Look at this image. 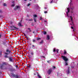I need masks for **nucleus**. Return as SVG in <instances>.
<instances>
[{"instance_id":"34","label":"nucleus","mask_w":78,"mask_h":78,"mask_svg":"<svg viewBox=\"0 0 78 78\" xmlns=\"http://www.w3.org/2000/svg\"><path fill=\"white\" fill-rule=\"evenodd\" d=\"M44 12V13H47V11H45V12Z\"/></svg>"},{"instance_id":"31","label":"nucleus","mask_w":78,"mask_h":78,"mask_svg":"<svg viewBox=\"0 0 78 78\" xmlns=\"http://www.w3.org/2000/svg\"><path fill=\"white\" fill-rule=\"evenodd\" d=\"M30 4H27V6H30Z\"/></svg>"},{"instance_id":"24","label":"nucleus","mask_w":78,"mask_h":78,"mask_svg":"<svg viewBox=\"0 0 78 78\" xmlns=\"http://www.w3.org/2000/svg\"><path fill=\"white\" fill-rule=\"evenodd\" d=\"M68 65V64L67 63V62H66V64H65V66H67Z\"/></svg>"},{"instance_id":"36","label":"nucleus","mask_w":78,"mask_h":78,"mask_svg":"<svg viewBox=\"0 0 78 78\" xmlns=\"http://www.w3.org/2000/svg\"><path fill=\"white\" fill-rule=\"evenodd\" d=\"M10 24H12V22H10Z\"/></svg>"},{"instance_id":"12","label":"nucleus","mask_w":78,"mask_h":78,"mask_svg":"<svg viewBox=\"0 0 78 78\" xmlns=\"http://www.w3.org/2000/svg\"><path fill=\"white\" fill-rule=\"evenodd\" d=\"M3 65H7L8 64V63L5 62H3Z\"/></svg>"},{"instance_id":"10","label":"nucleus","mask_w":78,"mask_h":78,"mask_svg":"<svg viewBox=\"0 0 78 78\" xmlns=\"http://www.w3.org/2000/svg\"><path fill=\"white\" fill-rule=\"evenodd\" d=\"M68 70L66 71V72L67 73V74H69L70 73V72L69 71V67H68Z\"/></svg>"},{"instance_id":"23","label":"nucleus","mask_w":78,"mask_h":78,"mask_svg":"<svg viewBox=\"0 0 78 78\" xmlns=\"http://www.w3.org/2000/svg\"><path fill=\"white\" fill-rule=\"evenodd\" d=\"M43 42H44V41H43V40H42L40 42V44H42V43H43Z\"/></svg>"},{"instance_id":"19","label":"nucleus","mask_w":78,"mask_h":78,"mask_svg":"<svg viewBox=\"0 0 78 78\" xmlns=\"http://www.w3.org/2000/svg\"><path fill=\"white\" fill-rule=\"evenodd\" d=\"M15 78H19V76H18L16 75V76H15Z\"/></svg>"},{"instance_id":"35","label":"nucleus","mask_w":78,"mask_h":78,"mask_svg":"<svg viewBox=\"0 0 78 78\" xmlns=\"http://www.w3.org/2000/svg\"><path fill=\"white\" fill-rule=\"evenodd\" d=\"M34 22H36V19H34Z\"/></svg>"},{"instance_id":"43","label":"nucleus","mask_w":78,"mask_h":78,"mask_svg":"<svg viewBox=\"0 0 78 78\" xmlns=\"http://www.w3.org/2000/svg\"><path fill=\"white\" fill-rule=\"evenodd\" d=\"M0 55H2V54L1 53H0Z\"/></svg>"},{"instance_id":"16","label":"nucleus","mask_w":78,"mask_h":78,"mask_svg":"<svg viewBox=\"0 0 78 78\" xmlns=\"http://www.w3.org/2000/svg\"><path fill=\"white\" fill-rule=\"evenodd\" d=\"M31 54L32 56H33V55H34V53L33 52H31Z\"/></svg>"},{"instance_id":"9","label":"nucleus","mask_w":78,"mask_h":78,"mask_svg":"<svg viewBox=\"0 0 78 78\" xmlns=\"http://www.w3.org/2000/svg\"><path fill=\"white\" fill-rule=\"evenodd\" d=\"M58 51H59V50L58 49H57V50L56 51V49L55 48H54V50H53V51L54 52L55 51H57V53H58Z\"/></svg>"},{"instance_id":"21","label":"nucleus","mask_w":78,"mask_h":78,"mask_svg":"<svg viewBox=\"0 0 78 78\" xmlns=\"http://www.w3.org/2000/svg\"><path fill=\"white\" fill-rule=\"evenodd\" d=\"M3 6H6V4L4 3V4H3Z\"/></svg>"},{"instance_id":"11","label":"nucleus","mask_w":78,"mask_h":78,"mask_svg":"<svg viewBox=\"0 0 78 78\" xmlns=\"http://www.w3.org/2000/svg\"><path fill=\"white\" fill-rule=\"evenodd\" d=\"M12 3L13 4L11 5V6H15V5L14 4V2L13 1L12 2Z\"/></svg>"},{"instance_id":"48","label":"nucleus","mask_w":78,"mask_h":78,"mask_svg":"<svg viewBox=\"0 0 78 78\" xmlns=\"http://www.w3.org/2000/svg\"><path fill=\"white\" fill-rule=\"evenodd\" d=\"M72 68H73V67H71Z\"/></svg>"},{"instance_id":"26","label":"nucleus","mask_w":78,"mask_h":78,"mask_svg":"<svg viewBox=\"0 0 78 78\" xmlns=\"http://www.w3.org/2000/svg\"><path fill=\"white\" fill-rule=\"evenodd\" d=\"M32 47L33 48H35V47H34V45H32Z\"/></svg>"},{"instance_id":"20","label":"nucleus","mask_w":78,"mask_h":78,"mask_svg":"<svg viewBox=\"0 0 78 78\" xmlns=\"http://www.w3.org/2000/svg\"><path fill=\"white\" fill-rule=\"evenodd\" d=\"M26 37L27 38V40H30V38H29V37Z\"/></svg>"},{"instance_id":"2","label":"nucleus","mask_w":78,"mask_h":78,"mask_svg":"<svg viewBox=\"0 0 78 78\" xmlns=\"http://www.w3.org/2000/svg\"><path fill=\"white\" fill-rule=\"evenodd\" d=\"M6 52H8V53H5V55H5L4 57L5 58H8V55L9 54V53H11V51H9L8 49H7L6 50Z\"/></svg>"},{"instance_id":"41","label":"nucleus","mask_w":78,"mask_h":78,"mask_svg":"<svg viewBox=\"0 0 78 78\" xmlns=\"http://www.w3.org/2000/svg\"><path fill=\"white\" fill-rule=\"evenodd\" d=\"M2 37V35H0V38Z\"/></svg>"},{"instance_id":"27","label":"nucleus","mask_w":78,"mask_h":78,"mask_svg":"<svg viewBox=\"0 0 78 78\" xmlns=\"http://www.w3.org/2000/svg\"><path fill=\"white\" fill-rule=\"evenodd\" d=\"M46 33H47V32H44V34H46Z\"/></svg>"},{"instance_id":"38","label":"nucleus","mask_w":78,"mask_h":78,"mask_svg":"<svg viewBox=\"0 0 78 78\" xmlns=\"http://www.w3.org/2000/svg\"><path fill=\"white\" fill-rule=\"evenodd\" d=\"M71 28L72 29H73V27H71Z\"/></svg>"},{"instance_id":"25","label":"nucleus","mask_w":78,"mask_h":78,"mask_svg":"<svg viewBox=\"0 0 78 78\" xmlns=\"http://www.w3.org/2000/svg\"><path fill=\"white\" fill-rule=\"evenodd\" d=\"M13 28H15V29H17V28H16V27H15L13 26Z\"/></svg>"},{"instance_id":"30","label":"nucleus","mask_w":78,"mask_h":78,"mask_svg":"<svg viewBox=\"0 0 78 78\" xmlns=\"http://www.w3.org/2000/svg\"><path fill=\"white\" fill-rule=\"evenodd\" d=\"M50 61H47V62H48V63H50Z\"/></svg>"},{"instance_id":"5","label":"nucleus","mask_w":78,"mask_h":78,"mask_svg":"<svg viewBox=\"0 0 78 78\" xmlns=\"http://www.w3.org/2000/svg\"><path fill=\"white\" fill-rule=\"evenodd\" d=\"M51 72H52V70L51 69H49L48 71V73L49 75H50V73H51Z\"/></svg>"},{"instance_id":"15","label":"nucleus","mask_w":78,"mask_h":78,"mask_svg":"<svg viewBox=\"0 0 78 78\" xmlns=\"http://www.w3.org/2000/svg\"><path fill=\"white\" fill-rule=\"evenodd\" d=\"M64 53L65 55H66V54H67V52H66V50H65L64 51Z\"/></svg>"},{"instance_id":"3","label":"nucleus","mask_w":78,"mask_h":78,"mask_svg":"<svg viewBox=\"0 0 78 78\" xmlns=\"http://www.w3.org/2000/svg\"><path fill=\"white\" fill-rule=\"evenodd\" d=\"M62 58L63 59V60H65V61H68V59L67 58V57L64 56H62Z\"/></svg>"},{"instance_id":"49","label":"nucleus","mask_w":78,"mask_h":78,"mask_svg":"<svg viewBox=\"0 0 78 78\" xmlns=\"http://www.w3.org/2000/svg\"><path fill=\"white\" fill-rule=\"evenodd\" d=\"M45 9H46V8H45Z\"/></svg>"},{"instance_id":"52","label":"nucleus","mask_w":78,"mask_h":78,"mask_svg":"<svg viewBox=\"0 0 78 78\" xmlns=\"http://www.w3.org/2000/svg\"><path fill=\"white\" fill-rule=\"evenodd\" d=\"M77 65H78V63L77 64Z\"/></svg>"},{"instance_id":"18","label":"nucleus","mask_w":78,"mask_h":78,"mask_svg":"<svg viewBox=\"0 0 78 78\" xmlns=\"http://www.w3.org/2000/svg\"><path fill=\"white\" fill-rule=\"evenodd\" d=\"M33 16L34 17H37V15H34Z\"/></svg>"},{"instance_id":"51","label":"nucleus","mask_w":78,"mask_h":78,"mask_svg":"<svg viewBox=\"0 0 78 78\" xmlns=\"http://www.w3.org/2000/svg\"><path fill=\"white\" fill-rule=\"evenodd\" d=\"M72 12H73L72 11Z\"/></svg>"},{"instance_id":"4","label":"nucleus","mask_w":78,"mask_h":78,"mask_svg":"<svg viewBox=\"0 0 78 78\" xmlns=\"http://www.w3.org/2000/svg\"><path fill=\"white\" fill-rule=\"evenodd\" d=\"M70 1H71L70 2V8L71 9V10H73V5H72V2L71 1V0H70Z\"/></svg>"},{"instance_id":"13","label":"nucleus","mask_w":78,"mask_h":78,"mask_svg":"<svg viewBox=\"0 0 78 78\" xmlns=\"http://www.w3.org/2000/svg\"><path fill=\"white\" fill-rule=\"evenodd\" d=\"M47 40H49V39H50V37H49L48 35L47 36Z\"/></svg>"},{"instance_id":"33","label":"nucleus","mask_w":78,"mask_h":78,"mask_svg":"<svg viewBox=\"0 0 78 78\" xmlns=\"http://www.w3.org/2000/svg\"><path fill=\"white\" fill-rule=\"evenodd\" d=\"M32 20H33V19L29 20L30 21H32Z\"/></svg>"},{"instance_id":"17","label":"nucleus","mask_w":78,"mask_h":78,"mask_svg":"<svg viewBox=\"0 0 78 78\" xmlns=\"http://www.w3.org/2000/svg\"><path fill=\"white\" fill-rule=\"evenodd\" d=\"M37 76L38 77V78H41V76H40L39 74L37 75Z\"/></svg>"},{"instance_id":"44","label":"nucleus","mask_w":78,"mask_h":78,"mask_svg":"<svg viewBox=\"0 0 78 78\" xmlns=\"http://www.w3.org/2000/svg\"><path fill=\"white\" fill-rule=\"evenodd\" d=\"M29 67H30V66H29Z\"/></svg>"},{"instance_id":"46","label":"nucleus","mask_w":78,"mask_h":78,"mask_svg":"<svg viewBox=\"0 0 78 78\" xmlns=\"http://www.w3.org/2000/svg\"><path fill=\"white\" fill-rule=\"evenodd\" d=\"M0 67H2V66H1Z\"/></svg>"},{"instance_id":"14","label":"nucleus","mask_w":78,"mask_h":78,"mask_svg":"<svg viewBox=\"0 0 78 78\" xmlns=\"http://www.w3.org/2000/svg\"><path fill=\"white\" fill-rule=\"evenodd\" d=\"M55 0H51L50 1V3H52Z\"/></svg>"},{"instance_id":"45","label":"nucleus","mask_w":78,"mask_h":78,"mask_svg":"<svg viewBox=\"0 0 78 78\" xmlns=\"http://www.w3.org/2000/svg\"><path fill=\"white\" fill-rule=\"evenodd\" d=\"M24 1H27V0H24Z\"/></svg>"},{"instance_id":"50","label":"nucleus","mask_w":78,"mask_h":78,"mask_svg":"<svg viewBox=\"0 0 78 78\" xmlns=\"http://www.w3.org/2000/svg\"><path fill=\"white\" fill-rule=\"evenodd\" d=\"M33 33H34V32H33Z\"/></svg>"},{"instance_id":"6","label":"nucleus","mask_w":78,"mask_h":78,"mask_svg":"<svg viewBox=\"0 0 78 78\" xmlns=\"http://www.w3.org/2000/svg\"><path fill=\"white\" fill-rule=\"evenodd\" d=\"M9 61H10V62H12L13 61L12 59H13V58H12L9 57Z\"/></svg>"},{"instance_id":"37","label":"nucleus","mask_w":78,"mask_h":78,"mask_svg":"<svg viewBox=\"0 0 78 78\" xmlns=\"http://www.w3.org/2000/svg\"><path fill=\"white\" fill-rule=\"evenodd\" d=\"M55 66H53V69H55Z\"/></svg>"},{"instance_id":"47","label":"nucleus","mask_w":78,"mask_h":78,"mask_svg":"<svg viewBox=\"0 0 78 78\" xmlns=\"http://www.w3.org/2000/svg\"><path fill=\"white\" fill-rule=\"evenodd\" d=\"M30 1H31V0H29Z\"/></svg>"},{"instance_id":"32","label":"nucleus","mask_w":78,"mask_h":78,"mask_svg":"<svg viewBox=\"0 0 78 78\" xmlns=\"http://www.w3.org/2000/svg\"><path fill=\"white\" fill-rule=\"evenodd\" d=\"M28 30H30V31H31V30H30V28H28Z\"/></svg>"},{"instance_id":"1","label":"nucleus","mask_w":78,"mask_h":78,"mask_svg":"<svg viewBox=\"0 0 78 78\" xmlns=\"http://www.w3.org/2000/svg\"><path fill=\"white\" fill-rule=\"evenodd\" d=\"M69 11L70 9H69V7L67 8L66 9V12L67 16V17H68L69 19L68 22L69 23V24H70L71 25L74 27V24L73 23V18L72 16H69L68 14L69 13Z\"/></svg>"},{"instance_id":"22","label":"nucleus","mask_w":78,"mask_h":78,"mask_svg":"<svg viewBox=\"0 0 78 78\" xmlns=\"http://www.w3.org/2000/svg\"><path fill=\"white\" fill-rule=\"evenodd\" d=\"M40 39H41V38H37V41H38V40H39Z\"/></svg>"},{"instance_id":"42","label":"nucleus","mask_w":78,"mask_h":78,"mask_svg":"<svg viewBox=\"0 0 78 78\" xmlns=\"http://www.w3.org/2000/svg\"><path fill=\"white\" fill-rule=\"evenodd\" d=\"M45 22H46L47 21H44Z\"/></svg>"},{"instance_id":"53","label":"nucleus","mask_w":78,"mask_h":78,"mask_svg":"<svg viewBox=\"0 0 78 78\" xmlns=\"http://www.w3.org/2000/svg\"><path fill=\"white\" fill-rule=\"evenodd\" d=\"M48 78H49V77H48Z\"/></svg>"},{"instance_id":"28","label":"nucleus","mask_w":78,"mask_h":78,"mask_svg":"<svg viewBox=\"0 0 78 78\" xmlns=\"http://www.w3.org/2000/svg\"><path fill=\"white\" fill-rule=\"evenodd\" d=\"M36 41V40H35L34 39H33V42H34Z\"/></svg>"},{"instance_id":"39","label":"nucleus","mask_w":78,"mask_h":78,"mask_svg":"<svg viewBox=\"0 0 78 78\" xmlns=\"http://www.w3.org/2000/svg\"><path fill=\"white\" fill-rule=\"evenodd\" d=\"M41 57H42V58H45V57L44 56H42Z\"/></svg>"},{"instance_id":"7","label":"nucleus","mask_w":78,"mask_h":78,"mask_svg":"<svg viewBox=\"0 0 78 78\" xmlns=\"http://www.w3.org/2000/svg\"><path fill=\"white\" fill-rule=\"evenodd\" d=\"M21 22H22V20H21V21L18 24V25L19 27H22V25L21 24Z\"/></svg>"},{"instance_id":"29","label":"nucleus","mask_w":78,"mask_h":78,"mask_svg":"<svg viewBox=\"0 0 78 78\" xmlns=\"http://www.w3.org/2000/svg\"><path fill=\"white\" fill-rule=\"evenodd\" d=\"M40 20H42V18L41 17H40Z\"/></svg>"},{"instance_id":"40","label":"nucleus","mask_w":78,"mask_h":78,"mask_svg":"<svg viewBox=\"0 0 78 78\" xmlns=\"http://www.w3.org/2000/svg\"><path fill=\"white\" fill-rule=\"evenodd\" d=\"M0 12H2V11L1 10H0Z\"/></svg>"},{"instance_id":"8","label":"nucleus","mask_w":78,"mask_h":78,"mask_svg":"<svg viewBox=\"0 0 78 78\" xmlns=\"http://www.w3.org/2000/svg\"><path fill=\"white\" fill-rule=\"evenodd\" d=\"M18 8H20V6H15V8L14 9L15 10H16V9H18Z\"/></svg>"}]
</instances>
